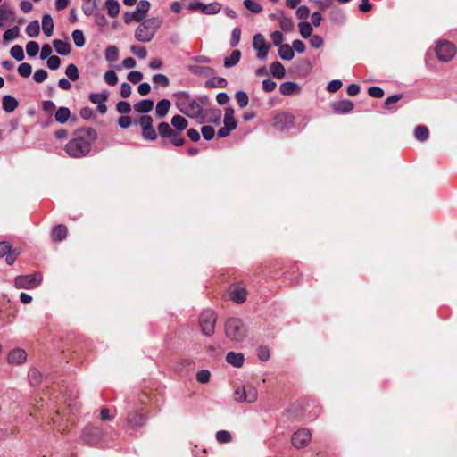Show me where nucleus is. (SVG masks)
I'll use <instances>...</instances> for the list:
<instances>
[{"label": "nucleus", "mask_w": 457, "mask_h": 457, "mask_svg": "<svg viewBox=\"0 0 457 457\" xmlns=\"http://www.w3.org/2000/svg\"><path fill=\"white\" fill-rule=\"evenodd\" d=\"M5 256V261L9 265L14 263L16 260L15 253L12 251L11 245L6 242L0 243V257Z\"/></svg>", "instance_id": "nucleus-19"}, {"label": "nucleus", "mask_w": 457, "mask_h": 457, "mask_svg": "<svg viewBox=\"0 0 457 457\" xmlns=\"http://www.w3.org/2000/svg\"><path fill=\"white\" fill-rule=\"evenodd\" d=\"M130 51L139 59H145L147 55V51L145 47L134 45L130 47Z\"/></svg>", "instance_id": "nucleus-56"}, {"label": "nucleus", "mask_w": 457, "mask_h": 457, "mask_svg": "<svg viewBox=\"0 0 457 457\" xmlns=\"http://www.w3.org/2000/svg\"><path fill=\"white\" fill-rule=\"evenodd\" d=\"M61 59L57 55H52L49 58H47L46 65L48 69L52 71H56L59 69L61 65Z\"/></svg>", "instance_id": "nucleus-57"}, {"label": "nucleus", "mask_w": 457, "mask_h": 457, "mask_svg": "<svg viewBox=\"0 0 457 457\" xmlns=\"http://www.w3.org/2000/svg\"><path fill=\"white\" fill-rule=\"evenodd\" d=\"M368 94L371 97L381 98L384 96L385 92L382 87L372 86L368 88Z\"/></svg>", "instance_id": "nucleus-59"}, {"label": "nucleus", "mask_w": 457, "mask_h": 457, "mask_svg": "<svg viewBox=\"0 0 457 457\" xmlns=\"http://www.w3.org/2000/svg\"><path fill=\"white\" fill-rule=\"evenodd\" d=\"M71 37H72L73 43L77 47L80 48L85 46L86 39H85L84 33L82 30H80V29L73 30Z\"/></svg>", "instance_id": "nucleus-40"}, {"label": "nucleus", "mask_w": 457, "mask_h": 457, "mask_svg": "<svg viewBox=\"0 0 457 457\" xmlns=\"http://www.w3.org/2000/svg\"><path fill=\"white\" fill-rule=\"evenodd\" d=\"M202 135L205 140H211L215 134V130L212 126L205 125L201 129Z\"/></svg>", "instance_id": "nucleus-62"}, {"label": "nucleus", "mask_w": 457, "mask_h": 457, "mask_svg": "<svg viewBox=\"0 0 457 457\" xmlns=\"http://www.w3.org/2000/svg\"><path fill=\"white\" fill-rule=\"evenodd\" d=\"M53 46L55 49V52L62 56H67L71 52V46L67 41H62L61 39H54L53 41Z\"/></svg>", "instance_id": "nucleus-23"}, {"label": "nucleus", "mask_w": 457, "mask_h": 457, "mask_svg": "<svg viewBox=\"0 0 457 457\" xmlns=\"http://www.w3.org/2000/svg\"><path fill=\"white\" fill-rule=\"evenodd\" d=\"M435 51L439 61L449 62L455 55L456 48L453 43L442 40L437 43Z\"/></svg>", "instance_id": "nucleus-6"}, {"label": "nucleus", "mask_w": 457, "mask_h": 457, "mask_svg": "<svg viewBox=\"0 0 457 457\" xmlns=\"http://www.w3.org/2000/svg\"><path fill=\"white\" fill-rule=\"evenodd\" d=\"M96 139L95 129L87 128L77 131L76 137L71 140L65 146L66 153L74 158H79L87 155L90 150L93 142Z\"/></svg>", "instance_id": "nucleus-2"}, {"label": "nucleus", "mask_w": 457, "mask_h": 457, "mask_svg": "<svg viewBox=\"0 0 457 457\" xmlns=\"http://www.w3.org/2000/svg\"><path fill=\"white\" fill-rule=\"evenodd\" d=\"M243 4L245 9L253 13H259L262 10V6L253 0H244Z\"/></svg>", "instance_id": "nucleus-49"}, {"label": "nucleus", "mask_w": 457, "mask_h": 457, "mask_svg": "<svg viewBox=\"0 0 457 457\" xmlns=\"http://www.w3.org/2000/svg\"><path fill=\"white\" fill-rule=\"evenodd\" d=\"M65 75L69 79L76 81L79 78V73L77 66L73 63L69 64L65 70Z\"/></svg>", "instance_id": "nucleus-47"}, {"label": "nucleus", "mask_w": 457, "mask_h": 457, "mask_svg": "<svg viewBox=\"0 0 457 457\" xmlns=\"http://www.w3.org/2000/svg\"><path fill=\"white\" fill-rule=\"evenodd\" d=\"M41 281L42 276L39 273H34L16 277L14 285L17 288L32 289L37 287Z\"/></svg>", "instance_id": "nucleus-8"}, {"label": "nucleus", "mask_w": 457, "mask_h": 457, "mask_svg": "<svg viewBox=\"0 0 457 457\" xmlns=\"http://www.w3.org/2000/svg\"><path fill=\"white\" fill-rule=\"evenodd\" d=\"M155 34L150 27L143 21L135 30V38L138 42L148 43L152 41Z\"/></svg>", "instance_id": "nucleus-13"}, {"label": "nucleus", "mask_w": 457, "mask_h": 457, "mask_svg": "<svg viewBox=\"0 0 457 457\" xmlns=\"http://www.w3.org/2000/svg\"><path fill=\"white\" fill-rule=\"evenodd\" d=\"M228 293L229 298L237 303H242L246 300L247 292L242 285L236 284L230 286Z\"/></svg>", "instance_id": "nucleus-15"}, {"label": "nucleus", "mask_w": 457, "mask_h": 457, "mask_svg": "<svg viewBox=\"0 0 457 457\" xmlns=\"http://www.w3.org/2000/svg\"><path fill=\"white\" fill-rule=\"evenodd\" d=\"M42 29L46 37H51L54 32V21L50 14L46 13L42 16Z\"/></svg>", "instance_id": "nucleus-26"}, {"label": "nucleus", "mask_w": 457, "mask_h": 457, "mask_svg": "<svg viewBox=\"0 0 457 457\" xmlns=\"http://www.w3.org/2000/svg\"><path fill=\"white\" fill-rule=\"evenodd\" d=\"M216 440L220 444L229 443L232 440V436L227 430H220L216 433Z\"/></svg>", "instance_id": "nucleus-54"}, {"label": "nucleus", "mask_w": 457, "mask_h": 457, "mask_svg": "<svg viewBox=\"0 0 457 457\" xmlns=\"http://www.w3.org/2000/svg\"><path fill=\"white\" fill-rule=\"evenodd\" d=\"M14 16V11L9 8L6 4H2L0 6V27L4 25V21L8 20L9 18H12Z\"/></svg>", "instance_id": "nucleus-38"}, {"label": "nucleus", "mask_w": 457, "mask_h": 457, "mask_svg": "<svg viewBox=\"0 0 457 457\" xmlns=\"http://www.w3.org/2000/svg\"><path fill=\"white\" fill-rule=\"evenodd\" d=\"M292 118H294V116H282V115L274 116L273 125L278 129H283L284 126H280L279 124L280 123H286L287 124V122H291L292 121Z\"/></svg>", "instance_id": "nucleus-58"}, {"label": "nucleus", "mask_w": 457, "mask_h": 457, "mask_svg": "<svg viewBox=\"0 0 457 457\" xmlns=\"http://www.w3.org/2000/svg\"><path fill=\"white\" fill-rule=\"evenodd\" d=\"M172 98L181 114H221L220 109L211 106L206 95L192 96L187 91H178L172 94Z\"/></svg>", "instance_id": "nucleus-1"}, {"label": "nucleus", "mask_w": 457, "mask_h": 457, "mask_svg": "<svg viewBox=\"0 0 457 457\" xmlns=\"http://www.w3.org/2000/svg\"><path fill=\"white\" fill-rule=\"evenodd\" d=\"M67 234H68L67 227L60 224V225L55 226L53 228L51 237H52L53 241L61 242L67 237Z\"/></svg>", "instance_id": "nucleus-25"}, {"label": "nucleus", "mask_w": 457, "mask_h": 457, "mask_svg": "<svg viewBox=\"0 0 457 457\" xmlns=\"http://www.w3.org/2000/svg\"><path fill=\"white\" fill-rule=\"evenodd\" d=\"M278 54L284 61H291L295 56L294 50L288 44L278 46Z\"/></svg>", "instance_id": "nucleus-28"}, {"label": "nucleus", "mask_w": 457, "mask_h": 457, "mask_svg": "<svg viewBox=\"0 0 457 457\" xmlns=\"http://www.w3.org/2000/svg\"><path fill=\"white\" fill-rule=\"evenodd\" d=\"M151 4L148 0H140L135 11L133 12H125L123 14V20L126 24H130L133 21H142L145 15L150 10Z\"/></svg>", "instance_id": "nucleus-5"}, {"label": "nucleus", "mask_w": 457, "mask_h": 457, "mask_svg": "<svg viewBox=\"0 0 457 457\" xmlns=\"http://www.w3.org/2000/svg\"><path fill=\"white\" fill-rule=\"evenodd\" d=\"M48 77V73L44 69L37 70L33 75V79L37 83L44 82Z\"/></svg>", "instance_id": "nucleus-61"}, {"label": "nucleus", "mask_w": 457, "mask_h": 457, "mask_svg": "<svg viewBox=\"0 0 457 457\" xmlns=\"http://www.w3.org/2000/svg\"><path fill=\"white\" fill-rule=\"evenodd\" d=\"M270 38L274 46H280L283 45L284 36L280 31L276 30L271 32Z\"/></svg>", "instance_id": "nucleus-63"}, {"label": "nucleus", "mask_w": 457, "mask_h": 457, "mask_svg": "<svg viewBox=\"0 0 457 457\" xmlns=\"http://www.w3.org/2000/svg\"><path fill=\"white\" fill-rule=\"evenodd\" d=\"M241 58V52L239 50H233L229 56L224 58L223 65L225 68L229 69L236 66Z\"/></svg>", "instance_id": "nucleus-29"}, {"label": "nucleus", "mask_w": 457, "mask_h": 457, "mask_svg": "<svg viewBox=\"0 0 457 457\" xmlns=\"http://www.w3.org/2000/svg\"><path fill=\"white\" fill-rule=\"evenodd\" d=\"M241 38V29L239 27H235L231 31L229 45L231 47H236L238 46Z\"/></svg>", "instance_id": "nucleus-51"}, {"label": "nucleus", "mask_w": 457, "mask_h": 457, "mask_svg": "<svg viewBox=\"0 0 457 457\" xmlns=\"http://www.w3.org/2000/svg\"><path fill=\"white\" fill-rule=\"evenodd\" d=\"M105 6L110 17L115 18L120 13V4L117 0H106Z\"/></svg>", "instance_id": "nucleus-31"}, {"label": "nucleus", "mask_w": 457, "mask_h": 457, "mask_svg": "<svg viewBox=\"0 0 457 457\" xmlns=\"http://www.w3.org/2000/svg\"><path fill=\"white\" fill-rule=\"evenodd\" d=\"M206 86L210 87L224 88L227 86L226 79L222 77H215L206 81Z\"/></svg>", "instance_id": "nucleus-45"}, {"label": "nucleus", "mask_w": 457, "mask_h": 457, "mask_svg": "<svg viewBox=\"0 0 457 457\" xmlns=\"http://www.w3.org/2000/svg\"><path fill=\"white\" fill-rule=\"evenodd\" d=\"M39 51V45L36 41H29L26 45V52L28 56L35 57Z\"/></svg>", "instance_id": "nucleus-52"}, {"label": "nucleus", "mask_w": 457, "mask_h": 457, "mask_svg": "<svg viewBox=\"0 0 457 457\" xmlns=\"http://www.w3.org/2000/svg\"><path fill=\"white\" fill-rule=\"evenodd\" d=\"M55 120L61 124H66L67 129H62L55 131V137L62 139L66 138L69 129H72L75 122L77 121V116H54Z\"/></svg>", "instance_id": "nucleus-11"}, {"label": "nucleus", "mask_w": 457, "mask_h": 457, "mask_svg": "<svg viewBox=\"0 0 457 457\" xmlns=\"http://www.w3.org/2000/svg\"><path fill=\"white\" fill-rule=\"evenodd\" d=\"M235 99L240 108L245 107L249 102V97H248L247 94L243 90H239V91L236 92Z\"/></svg>", "instance_id": "nucleus-48"}, {"label": "nucleus", "mask_w": 457, "mask_h": 457, "mask_svg": "<svg viewBox=\"0 0 457 457\" xmlns=\"http://www.w3.org/2000/svg\"><path fill=\"white\" fill-rule=\"evenodd\" d=\"M25 31L29 37H37L40 33L39 21L37 20L30 21L27 25Z\"/></svg>", "instance_id": "nucleus-34"}, {"label": "nucleus", "mask_w": 457, "mask_h": 457, "mask_svg": "<svg viewBox=\"0 0 457 457\" xmlns=\"http://www.w3.org/2000/svg\"><path fill=\"white\" fill-rule=\"evenodd\" d=\"M216 323L215 312L212 310L204 311L199 318V325L202 332L206 336H211L214 332Z\"/></svg>", "instance_id": "nucleus-7"}, {"label": "nucleus", "mask_w": 457, "mask_h": 457, "mask_svg": "<svg viewBox=\"0 0 457 457\" xmlns=\"http://www.w3.org/2000/svg\"><path fill=\"white\" fill-rule=\"evenodd\" d=\"M403 98V94H396L388 96L385 100V106L390 112H395L394 104L399 102Z\"/></svg>", "instance_id": "nucleus-46"}, {"label": "nucleus", "mask_w": 457, "mask_h": 457, "mask_svg": "<svg viewBox=\"0 0 457 457\" xmlns=\"http://www.w3.org/2000/svg\"><path fill=\"white\" fill-rule=\"evenodd\" d=\"M17 106L18 101L14 96L11 95L4 96L2 99V108L5 112H12L17 108Z\"/></svg>", "instance_id": "nucleus-24"}, {"label": "nucleus", "mask_w": 457, "mask_h": 457, "mask_svg": "<svg viewBox=\"0 0 457 457\" xmlns=\"http://www.w3.org/2000/svg\"><path fill=\"white\" fill-rule=\"evenodd\" d=\"M119 58V49L115 46H109L105 50V60L107 62H115Z\"/></svg>", "instance_id": "nucleus-42"}, {"label": "nucleus", "mask_w": 457, "mask_h": 457, "mask_svg": "<svg viewBox=\"0 0 457 457\" xmlns=\"http://www.w3.org/2000/svg\"><path fill=\"white\" fill-rule=\"evenodd\" d=\"M428 129L424 125H419L416 127L414 135L417 140L425 141L428 137Z\"/></svg>", "instance_id": "nucleus-44"}, {"label": "nucleus", "mask_w": 457, "mask_h": 457, "mask_svg": "<svg viewBox=\"0 0 457 457\" xmlns=\"http://www.w3.org/2000/svg\"><path fill=\"white\" fill-rule=\"evenodd\" d=\"M20 35V28L13 26L11 29H6L3 34V40L4 43H8L12 40L16 39Z\"/></svg>", "instance_id": "nucleus-35"}, {"label": "nucleus", "mask_w": 457, "mask_h": 457, "mask_svg": "<svg viewBox=\"0 0 457 457\" xmlns=\"http://www.w3.org/2000/svg\"><path fill=\"white\" fill-rule=\"evenodd\" d=\"M237 121L235 116H224V126L218 130L220 137H227L231 130L236 129Z\"/></svg>", "instance_id": "nucleus-17"}, {"label": "nucleus", "mask_w": 457, "mask_h": 457, "mask_svg": "<svg viewBox=\"0 0 457 457\" xmlns=\"http://www.w3.org/2000/svg\"><path fill=\"white\" fill-rule=\"evenodd\" d=\"M221 4L218 2H212L211 4H203L202 12L207 15H214L220 12Z\"/></svg>", "instance_id": "nucleus-33"}, {"label": "nucleus", "mask_w": 457, "mask_h": 457, "mask_svg": "<svg viewBox=\"0 0 457 457\" xmlns=\"http://www.w3.org/2000/svg\"><path fill=\"white\" fill-rule=\"evenodd\" d=\"M225 333L230 340L242 341L246 336V329L241 320L230 318L225 324Z\"/></svg>", "instance_id": "nucleus-4"}, {"label": "nucleus", "mask_w": 457, "mask_h": 457, "mask_svg": "<svg viewBox=\"0 0 457 457\" xmlns=\"http://www.w3.org/2000/svg\"><path fill=\"white\" fill-rule=\"evenodd\" d=\"M311 438V432L306 428H301L293 434L291 440L293 445L300 449L305 447L310 443Z\"/></svg>", "instance_id": "nucleus-12"}, {"label": "nucleus", "mask_w": 457, "mask_h": 457, "mask_svg": "<svg viewBox=\"0 0 457 457\" xmlns=\"http://www.w3.org/2000/svg\"><path fill=\"white\" fill-rule=\"evenodd\" d=\"M158 133L164 141H169L175 146H182L185 144L183 133L178 129H174L166 122H161L158 125Z\"/></svg>", "instance_id": "nucleus-3"}, {"label": "nucleus", "mask_w": 457, "mask_h": 457, "mask_svg": "<svg viewBox=\"0 0 457 457\" xmlns=\"http://www.w3.org/2000/svg\"><path fill=\"white\" fill-rule=\"evenodd\" d=\"M104 80L110 86H114L118 82V76L113 71H108L104 73Z\"/></svg>", "instance_id": "nucleus-60"}, {"label": "nucleus", "mask_w": 457, "mask_h": 457, "mask_svg": "<svg viewBox=\"0 0 457 457\" xmlns=\"http://www.w3.org/2000/svg\"><path fill=\"white\" fill-rule=\"evenodd\" d=\"M31 72H32V67L29 63L28 62H22L21 64L19 65L18 67V73L23 77V78H28L31 75Z\"/></svg>", "instance_id": "nucleus-55"}, {"label": "nucleus", "mask_w": 457, "mask_h": 457, "mask_svg": "<svg viewBox=\"0 0 457 457\" xmlns=\"http://www.w3.org/2000/svg\"><path fill=\"white\" fill-rule=\"evenodd\" d=\"M226 361L234 367L239 368L244 364V355L242 353L229 352L227 353Z\"/></svg>", "instance_id": "nucleus-30"}, {"label": "nucleus", "mask_w": 457, "mask_h": 457, "mask_svg": "<svg viewBox=\"0 0 457 457\" xmlns=\"http://www.w3.org/2000/svg\"><path fill=\"white\" fill-rule=\"evenodd\" d=\"M142 128V134L144 138L148 140H154L157 137V133L153 127L152 116H140L137 121Z\"/></svg>", "instance_id": "nucleus-10"}, {"label": "nucleus", "mask_w": 457, "mask_h": 457, "mask_svg": "<svg viewBox=\"0 0 457 457\" xmlns=\"http://www.w3.org/2000/svg\"><path fill=\"white\" fill-rule=\"evenodd\" d=\"M188 123L183 116H173L171 120V127L179 130L181 133L187 129Z\"/></svg>", "instance_id": "nucleus-32"}, {"label": "nucleus", "mask_w": 457, "mask_h": 457, "mask_svg": "<svg viewBox=\"0 0 457 457\" xmlns=\"http://www.w3.org/2000/svg\"><path fill=\"white\" fill-rule=\"evenodd\" d=\"M162 18L161 17H152L150 19L145 20V22L150 27V29L154 31V34L162 26Z\"/></svg>", "instance_id": "nucleus-50"}, {"label": "nucleus", "mask_w": 457, "mask_h": 457, "mask_svg": "<svg viewBox=\"0 0 457 457\" xmlns=\"http://www.w3.org/2000/svg\"><path fill=\"white\" fill-rule=\"evenodd\" d=\"M331 107L337 113L349 112L353 108V103L348 99H343L331 103Z\"/></svg>", "instance_id": "nucleus-18"}, {"label": "nucleus", "mask_w": 457, "mask_h": 457, "mask_svg": "<svg viewBox=\"0 0 457 457\" xmlns=\"http://www.w3.org/2000/svg\"><path fill=\"white\" fill-rule=\"evenodd\" d=\"M279 27L285 32H291L294 30L295 25L291 18L285 15H280Z\"/></svg>", "instance_id": "nucleus-36"}, {"label": "nucleus", "mask_w": 457, "mask_h": 457, "mask_svg": "<svg viewBox=\"0 0 457 457\" xmlns=\"http://www.w3.org/2000/svg\"><path fill=\"white\" fill-rule=\"evenodd\" d=\"M145 415L143 411H135L129 414L127 418V422L129 426L132 428H137L142 426L145 421Z\"/></svg>", "instance_id": "nucleus-16"}, {"label": "nucleus", "mask_w": 457, "mask_h": 457, "mask_svg": "<svg viewBox=\"0 0 457 457\" xmlns=\"http://www.w3.org/2000/svg\"><path fill=\"white\" fill-rule=\"evenodd\" d=\"M300 35L303 38L312 37V27L308 21H300L298 24Z\"/></svg>", "instance_id": "nucleus-41"}, {"label": "nucleus", "mask_w": 457, "mask_h": 457, "mask_svg": "<svg viewBox=\"0 0 457 457\" xmlns=\"http://www.w3.org/2000/svg\"><path fill=\"white\" fill-rule=\"evenodd\" d=\"M253 47L255 50H259L261 48L270 47V46L266 42L264 37L262 34L257 33L253 36Z\"/></svg>", "instance_id": "nucleus-39"}, {"label": "nucleus", "mask_w": 457, "mask_h": 457, "mask_svg": "<svg viewBox=\"0 0 457 457\" xmlns=\"http://www.w3.org/2000/svg\"><path fill=\"white\" fill-rule=\"evenodd\" d=\"M301 90L298 84L293 81H286L280 84L279 92L283 96H291L299 93Z\"/></svg>", "instance_id": "nucleus-22"}, {"label": "nucleus", "mask_w": 457, "mask_h": 457, "mask_svg": "<svg viewBox=\"0 0 457 457\" xmlns=\"http://www.w3.org/2000/svg\"><path fill=\"white\" fill-rule=\"evenodd\" d=\"M11 56L18 62H21L25 58L24 50L21 46L15 45L10 50Z\"/></svg>", "instance_id": "nucleus-43"}, {"label": "nucleus", "mask_w": 457, "mask_h": 457, "mask_svg": "<svg viewBox=\"0 0 457 457\" xmlns=\"http://www.w3.org/2000/svg\"><path fill=\"white\" fill-rule=\"evenodd\" d=\"M27 354L21 348L11 351L8 354V361L12 364H21L26 361Z\"/></svg>", "instance_id": "nucleus-21"}, {"label": "nucleus", "mask_w": 457, "mask_h": 457, "mask_svg": "<svg viewBox=\"0 0 457 457\" xmlns=\"http://www.w3.org/2000/svg\"><path fill=\"white\" fill-rule=\"evenodd\" d=\"M257 396V389L250 385L238 386L234 392V398L237 402L253 403Z\"/></svg>", "instance_id": "nucleus-9"}, {"label": "nucleus", "mask_w": 457, "mask_h": 457, "mask_svg": "<svg viewBox=\"0 0 457 457\" xmlns=\"http://www.w3.org/2000/svg\"><path fill=\"white\" fill-rule=\"evenodd\" d=\"M170 108V101L163 98L158 101L155 106V114H168Z\"/></svg>", "instance_id": "nucleus-37"}, {"label": "nucleus", "mask_w": 457, "mask_h": 457, "mask_svg": "<svg viewBox=\"0 0 457 457\" xmlns=\"http://www.w3.org/2000/svg\"><path fill=\"white\" fill-rule=\"evenodd\" d=\"M262 84V89L266 93L272 92L277 87V83L269 78L263 79Z\"/></svg>", "instance_id": "nucleus-64"}, {"label": "nucleus", "mask_w": 457, "mask_h": 457, "mask_svg": "<svg viewBox=\"0 0 457 457\" xmlns=\"http://www.w3.org/2000/svg\"><path fill=\"white\" fill-rule=\"evenodd\" d=\"M116 110L119 114H129L131 112V105L127 101H119L116 104Z\"/></svg>", "instance_id": "nucleus-53"}, {"label": "nucleus", "mask_w": 457, "mask_h": 457, "mask_svg": "<svg viewBox=\"0 0 457 457\" xmlns=\"http://www.w3.org/2000/svg\"><path fill=\"white\" fill-rule=\"evenodd\" d=\"M270 72L274 78H277L279 79H283L286 75L285 67L278 61H275L270 64Z\"/></svg>", "instance_id": "nucleus-27"}, {"label": "nucleus", "mask_w": 457, "mask_h": 457, "mask_svg": "<svg viewBox=\"0 0 457 457\" xmlns=\"http://www.w3.org/2000/svg\"><path fill=\"white\" fill-rule=\"evenodd\" d=\"M109 93L106 90L100 93H91L89 95L90 102L97 105L96 110L101 114H104L107 112L105 102L107 101Z\"/></svg>", "instance_id": "nucleus-14"}, {"label": "nucleus", "mask_w": 457, "mask_h": 457, "mask_svg": "<svg viewBox=\"0 0 457 457\" xmlns=\"http://www.w3.org/2000/svg\"><path fill=\"white\" fill-rule=\"evenodd\" d=\"M154 105V102L152 99H143L134 104V110L138 114H146L150 112Z\"/></svg>", "instance_id": "nucleus-20"}]
</instances>
